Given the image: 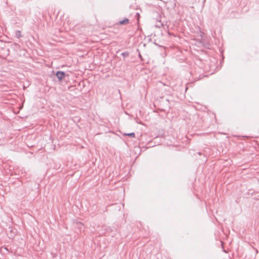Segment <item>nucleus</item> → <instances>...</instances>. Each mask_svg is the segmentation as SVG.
Instances as JSON below:
<instances>
[{"mask_svg": "<svg viewBox=\"0 0 259 259\" xmlns=\"http://www.w3.org/2000/svg\"><path fill=\"white\" fill-rule=\"evenodd\" d=\"M57 77L59 81H61L65 76V73L63 71H59L56 72Z\"/></svg>", "mask_w": 259, "mask_h": 259, "instance_id": "obj_1", "label": "nucleus"}, {"mask_svg": "<svg viewBox=\"0 0 259 259\" xmlns=\"http://www.w3.org/2000/svg\"><path fill=\"white\" fill-rule=\"evenodd\" d=\"M128 22H129V20L127 18H125L123 20L120 21L119 22V23L120 24H127L128 23Z\"/></svg>", "mask_w": 259, "mask_h": 259, "instance_id": "obj_2", "label": "nucleus"}, {"mask_svg": "<svg viewBox=\"0 0 259 259\" xmlns=\"http://www.w3.org/2000/svg\"><path fill=\"white\" fill-rule=\"evenodd\" d=\"M15 36L19 38L21 36V32L20 30H17L15 32Z\"/></svg>", "mask_w": 259, "mask_h": 259, "instance_id": "obj_3", "label": "nucleus"}, {"mask_svg": "<svg viewBox=\"0 0 259 259\" xmlns=\"http://www.w3.org/2000/svg\"><path fill=\"white\" fill-rule=\"evenodd\" d=\"M124 135L134 138L135 137V134L134 133H131L128 134H124Z\"/></svg>", "mask_w": 259, "mask_h": 259, "instance_id": "obj_4", "label": "nucleus"}]
</instances>
